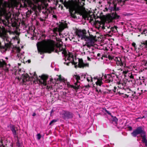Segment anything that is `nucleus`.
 <instances>
[{"label":"nucleus","mask_w":147,"mask_h":147,"mask_svg":"<svg viewBox=\"0 0 147 147\" xmlns=\"http://www.w3.org/2000/svg\"><path fill=\"white\" fill-rule=\"evenodd\" d=\"M9 127L12 131L14 137H17L18 134V127L12 124H10L9 125Z\"/></svg>","instance_id":"nucleus-8"},{"label":"nucleus","mask_w":147,"mask_h":147,"mask_svg":"<svg viewBox=\"0 0 147 147\" xmlns=\"http://www.w3.org/2000/svg\"><path fill=\"white\" fill-rule=\"evenodd\" d=\"M114 10L115 11H118L119 10V8L118 7H117L116 5H115L114 7Z\"/></svg>","instance_id":"nucleus-30"},{"label":"nucleus","mask_w":147,"mask_h":147,"mask_svg":"<svg viewBox=\"0 0 147 147\" xmlns=\"http://www.w3.org/2000/svg\"><path fill=\"white\" fill-rule=\"evenodd\" d=\"M117 27L116 26H114L113 27H111L110 28L111 31L113 32H116L117 31Z\"/></svg>","instance_id":"nucleus-17"},{"label":"nucleus","mask_w":147,"mask_h":147,"mask_svg":"<svg viewBox=\"0 0 147 147\" xmlns=\"http://www.w3.org/2000/svg\"><path fill=\"white\" fill-rule=\"evenodd\" d=\"M79 63L78 67L80 68H83L84 67H88L89 66V64L88 63H84L83 60L82 59H79Z\"/></svg>","instance_id":"nucleus-10"},{"label":"nucleus","mask_w":147,"mask_h":147,"mask_svg":"<svg viewBox=\"0 0 147 147\" xmlns=\"http://www.w3.org/2000/svg\"><path fill=\"white\" fill-rule=\"evenodd\" d=\"M72 58H73V62H72V63L74 64V65H75V63H76V64H77V63H76L75 62H74V60L73 59V57H72Z\"/></svg>","instance_id":"nucleus-46"},{"label":"nucleus","mask_w":147,"mask_h":147,"mask_svg":"<svg viewBox=\"0 0 147 147\" xmlns=\"http://www.w3.org/2000/svg\"><path fill=\"white\" fill-rule=\"evenodd\" d=\"M132 45L134 47V48L135 49H136V44L134 42H133L132 44Z\"/></svg>","instance_id":"nucleus-38"},{"label":"nucleus","mask_w":147,"mask_h":147,"mask_svg":"<svg viewBox=\"0 0 147 147\" xmlns=\"http://www.w3.org/2000/svg\"><path fill=\"white\" fill-rule=\"evenodd\" d=\"M108 58L110 60H112L113 59V57H112L110 55H108Z\"/></svg>","instance_id":"nucleus-37"},{"label":"nucleus","mask_w":147,"mask_h":147,"mask_svg":"<svg viewBox=\"0 0 147 147\" xmlns=\"http://www.w3.org/2000/svg\"><path fill=\"white\" fill-rule=\"evenodd\" d=\"M143 55V53L140 52H139L136 55V56L137 57H139L140 56H142Z\"/></svg>","instance_id":"nucleus-29"},{"label":"nucleus","mask_w":147,"mask_h":147,"mask_svg":"<svg viewBox=\"0 0 147 147\" xmlns=\"http://www.w3.org/2000/svg\"><path fill=\"white\" fill-rule=\"evenodd\" d=\"M111 76V75L110 74L108 75V78L106 80V83H110L111 81H113V79L112 78H111V79H110V77Z\"/></svg>","instance_id":"nucleus-20"},{"label":"nucleus","mask_w":147,"mask_h":147,"mask_svg":"<svg viewBox=\"0 0 147 147\" xmlns=\"http://www.w3.org/2000/svg\"><path fill=\"white\" fill-rule=\"evenodd\" d=\"M110 26H103L102 27V29H109L110 28Z\"/></svg>","instance_id":"nucleus-35"},{"label":"nucleus","mask_w":147,"mask_h":147,"mask_svg":"<svg viewBox=\"0 0 147 147\" xmlns=\"http://www.w3.org/2000/svg\"><path fill=\"white\" fill-rule=\"evenodd\" d=\"M68 87H71V88H73L74 89H75V90L77 91V90L79 89V87L78 86H74L73 85H71L70 84L69 85V84H68Z\"/></svg>","instance_id":"nucleus-18"},{"label":"nucleus","mask_w":147,"mask_h":147,"mask_svg":"<svg viewBox=\"0 0 147 147\" xmlns=\"http://www.w3.org/2000/svg\"><path fill=\"white\" fill-rule=\"evenodd\" d=\"M127 72V71H123V74L124 75H125L126 74Z\"/></svg>","instance_id":"nucleus-44"},{"label":"nucleus","mask_w":147,"mask_h":147,"mask_svg":"<svg viewBox=\"0 0 147 147\" xmlns=\"http://www.w3.org/2000/svg\"><path fill=\"white\" fill-rule=\"evenodd\" d=\"M146 33H147V29H145L143 30L142 32V34H145Z\"/></svg>","instance_id":"nucleus-33"},{"label":"nucleus","mask_w":147,"mask_h":147,"mask_svg":"<svg viewBox=\"0 0 147 147\" xmlns=\"http://www.w3.org/2000/svg\"><path fill=\"white\" fill-rule=\"evenodd\" d=\"M97 56H98V57H100V53H98V54H97Z\"/></svg>","instance_id":"nucleus-61"},{"label":"nucleus","mask_w":147,"mask_h":147,"mask_svg":"<svg viewBox=\"0 0 147 147\" xmlns=\"http://www.w3.org/2000/svg\"><path fill=\"white\" fill-rule=\"evenodd\" d=\"M113 72L112 73V74H115L116 76H117V75L116 74V72L114 70H113Z\"/></svg>","instance_id":"nucleus-49"},{"label":"nucleus","mask_w":147,"mask_h":147,"mask_svg":"<svg viewBox=\"0 0 147 147\" xmlns=\"http://www.w3.org/2000/svg\"><path fill=\"white\" fill-rule=\"evenodd\" d=\"M36 113H34L32 115V116H36Z\"/></svg>","instance_id":"nucleus-54"},{"label":"nucleus","mask_w":147,"mask_h":147,"mask_svg":"<svg viewBox=\"0 0 147 147\" xmlns=\"http://www.w3.org/2000/svg\"><path fill=\"white\" fill-rule=\"evenodd\" d=\"M0 145H1L0 147H4L3 144V142L2 141H0Z\"/></svg>","instance_id":"nucleus-42"},{"label":"nucleus","mask_w":147,"mask_h":147,"mask_svg":"<svg viewBox=\"0 0 147 147\" xmlns=\"http://www.w3.org/2000/svg\"><path fill=\"white\" fill-rule=\"evenodd\" d=\"M115 60L116 61V64L117 66L122 67L123 65V63L120 57H116Z\"/></svg>","instance_id":"nucleus-11"},{"label":"nucleus","mask_w":147,"mask_h":147,"mask_svg":"<svg viewBox=\"0 0 147 147\" xmlns=\"http://www.w3.org/2000/svg\"><path fill=\"white\" fill-rule=\"evenodd\" d=\"M38 53L42 55L45 53H51L55 51L59 54V52L61 51L63 48L60 44H55L53 40L46 41L44 43L38 42L37 44Z\"/></svg>","instance_id":"nucleus-1"},{"label":"nucleus","mask_w":147,"mask_h":147,"mask_svg":"<svg viewBox=\"0 0 147 147\" xmlns=\"http://www.w3.org/2000/svg\"><path fill=\"white\" fill-rule=\"evenodd\" d=\"M139 134L142 138V142L143 143H145L146 146H147V139H146V132L142 127L141 126L137 127L131 133V135L134 137H136Z\"/></svg>","instance_id":"nucleus-2"},{"label":"nucleus","mask_w":147,"mask_h":147,"mask_svg":"<svg viewBox=\"0 0 147 147\" xmlns=\"http://www.w3.org/2000/svg\"><path fill=\"white\" fill-rule=\"evenodd\" d=\"M90 78H91V82H92L93 80H92V78L91 77H90Z\"/></svg>","instance_id":"nucleus-64"},{"label":"nucleus","mask_w":147,"mask_h":147,"mask_svg":"<svg viewBox=\"0 0 147 147\" xmlns=\"http://www.w3.org/2000/svg\"><path fill=\"white\" fill-rule=\"evenodd\" d=\"M70 56H69L67 58V60L69 61L70 60Z\"/></svg>","instance_id":"nucleus-55"},{"label":"nucleus","mask_w":147,"mask_h":147,"mask_svg":"<svg viewBox=\"0 0 147 147\" xmlns=\"http://www.w3.org/2000/svg\"><path fill=\"white\" fill-rule=\"evenodd\" d=\"M136 96V92L135 91L134 93H133L132 94L131 98H134Z\"/></svg>","instance_id":"nucleus-36"},{"label":"nucleus","mask_w":147,"mask_h":147,"mask_svg":"<svg viewBox=\"0 0 147 147\" xmlns=\"http://www.w3.org/2000/svg\"><path fill=\"white\" fill-rule=\"evenodd\" d=\"M129 95H127L126 94H125V96H124L125 97H126L127 98H128L129 96Z\"/></svg>","instance_id":"nucleus-56"},{"label":"nucleus","mask_w":147,"mask_h":147,"mask_svg":"<svg viewBox=\"0 0 147 147\" xmlns=\"http://www.w3.org/2000/svg\"><path fill=\"white\" fill-rule=\"evenodd\" d=\"M2 61L0 60V68L3 67L4 65H7L6 63L4 60L3 59H1Z\"/></svg>","instance_id":"nucleus-16"},{"label":"nucleus","mask_w":147,"mask_h":147,"mask_svg":"<svg viewBox=\"0 0 147 147\" xmlns=\"http://www.w3.org/2000/svg\"><path fill=\"white\" fill-rule=\"evenodd\" d=\"M103 84L102 80L100 79H98L97 81L96 82V85H99V86H101V85Z\"/></svg>","instance_id":"nucleus-19"},{"label":"nucleus","mask_w":147,"mask_h":147,"mask_svg":"<svg viewBox=\"0 0 147 147\" xmlns=\"http://www.w3.org/2000/svg\"><path fill=\"white\" fill-rule=\"evenodd\" d=\"M140 47H143L144 48V45H142L141 43V44L140 45Z\"/></svg>","instance_id":"nucleus-52"},{"label":"nucleus","mask_w":147,"mask_h":147,"mask_svg":"<svg viewBox=\"0 0 147 147\" xmlns=\"http://www.w3.org/2000/svg\"><path fill=\"white\" fill-rule=\"evenodd\" d=\"M117 89V88L116 86H115L114 87V89H113L112 90L114 92H117L119 93V92H118V89H117V91H116V90Z\"/></svg>","instance_id":"nucleus-28"},{"label":"nucleus","mask_w":147,"mask_h":147,"mask_svg":"<svg viewBox=\"0 0 147 147\" xmlns=\"http://www.w3.org/2000/svg\"><path fill=\"white\" fill-rule=\"evenodd\" d=\"M70 63V62L66 63L65 62L64 63L65 64H66L67 66H69V64Z\"/></svg>","instance_id":"nucleus-47"},{"label":"nucleus","mask_w":147,"mask_h":147,"mask_svg":"<svg viewBox=\"0 0 147 147\" xmlns=\"http://www.w3.org/2000/svg\"><path fill=\"white\" fill-rule=\"evenodd\" d=\"M145 118L144 116H143V117H140L138 118V119H142L143 118Z\"/></svg>","instance_id":"nucleus-48"},{"label":"nucleus","mask_w":147,"mask_h":147,"mask_svg":"<svg viewBox=\"0 0 147 147\" xmlns=\"http://www.w3.org/2000/svg\"><path fill=\"white\" fill-rule=\"evenodd\" d=\"M141 43L144 45V48H147V40H145L144 41H142Z\"/></svg>","instance_id":"nucleus-22"},{"label":"nucleus","mask_w":147,"mask_h":147,"mask_svg":"<svg viewBox=\"0 0 147 147\" xmlns=\"http://www.w3.org/2000/svg\"><path fill=\"white\" fill-rule=\"evenodd\" d=\"M37 139L38 140H39L41 138V135L40 134H38L37 135Z\"/></svg>","instance_id":"nucleus-31"},{"label":"nucleus","mask_w":147,"mask_h":147,"mask_svg":"<svg viewBox=\"0 0 147 147\" xmlns=\"http://www.w3.org/2000/svg\"><path fill=\"white\" fill-rule=\"evenodd\" d=\"M85 88L84 90L86 91H87L88 90L89 88L90 87V86L89 84L87 86H85L84 87Z\"/></svg>","instance_id":"nucleus-25"},{"label":"nucleus","mask_w":147,"mask_h":147,"mask_svg":"<svg viewBox=\"0 0 147 147\" xmlns=\"http://www.w3.org/2000/svg\"><path fill=\"white\" fill-rule=\"evenodd\" d=\"M58 79H59V80L60 82L63 81L64 80V79L63 78H61V75H60L59 76Z\"/></svg>","instance_id":"nucleus-27"},{"label":"nucleus","mask_w":147,"mask_h":147,"mask_svg":"<svg viewBox=\"0 0 147 147\" xmlns=\"http://www.w3.org/2000/svg\"><path fill=\"white\" fill-rule=\"evenodd\" d=\"M74 114L68 111H63L62 113V118L64 120H67L72 118L74 117Z\"/></svg>","instance_id":"nucleus-6"},{"label":"nucleus","mask_w":147,"mask_h":147,"mask_svg":"<svg viewBox=\"0 0 147 147\" xmlns=\"http://www.w3.org/2000/svg\"><path fill=\"white\" fill-rule=\"evenodd\" d=\"M73 77L75 78L76 80H80V78L79 76L77 75H74Z\"/></svg>","instance_id":"nucleus-23"},{"label":"nucleus","mask_w":147,"mask_h":147,"mask_svg":"<svg viewBox=\"0 0 147 147\" xmlns=\"http://www.w3.org/2000/svg\"><path fill=\"white\" fill-rule=\"evenodd\" d=\"M96 91L98 92H101V90L100 89L99 91H98V89H97V88H96Z\"/></svg>","instance_id":"nucleus-50"},{"label":"nucleus","mask_w":147,"mask_h":147,"mask_svg":"<svg viewBox=\"0 0 147 147\" xmlns=\"http://www.w3.org/2000/svg\"><path fill=\"white\" fill-rule=\"evenodd\" d=\"M135 81V79L132 80V79H130L128 81L129 82H132L133 81Z\"/></svg>","instance_id":"nucleus-43"},{"label":"nucleus","mask_w":147,"mask_h":147,"mask_svg":"<svg viewBox=\"0 0 147 147\" xmlns=\"http://www.w3.org/2000/svg\"><path fill=\"white\" fill-rule=\"evenodd\" d=\"M67 23H62L59 25V28L56 27L53 28V31L54 33L57 31L59 32H61L65 28L67 27Z\"/></svg>","instance_id":"nucleus-7"},{"label":"nucleus","mask_w":147,"mask_h":147,"mask_svg":"<svg viewBox=\"0 0 147 147\" xmlns=\"http://www.w3.org/2000/svg\"><path fill=\"white\" fill-rule=\"evenodd\" d=\"M111 117L112 118L111 119V123L116 125L117 124L118 119L115 117H114L113 116H111Z\"/></svg>","instance_id":"nucleus-14"},{"label":"nucleus","mask_w":147,"mask_h":147,"mask_svg":"<svg viewBox=\"0 0 147 147\" xmlns=\"http://www.w3.org/2000/svg\"><path fill=\"white\" fill-rule=\"evenodd\" d=\"M59 1L60 2H61L62 4H63V0H60Z\"/></svg>","instance_id":"nucleus-57"},{"label":"nucleus","mask_w":147,"mask_h":147,"mask_svg":"<svg viewBox=\"0 0 147 147\" xmlns=\"http://www.w3.org/2000/svg\"><path fill=\"white\" fill-rule=\"evenodd\" d=\"M109 19L110 22H112L114 20H120L121 17L119 15H118L116 12L113 13L109 17Z\"/></svg>","instance_id":"nucleus-9"},{"label":"nucleus","mask_w":147,"mask_h":147,"mask_svg":"<svg viewBox=\"0 0 147 147\" xmlns=\"http://www.w3.org/2000/svg\"><path fill=\"white\" fill-rule=\"evenodd\" d=\"M63 4L65 7H66L67 5V2L66 1H65L63 2Z\"/></svg>","instance_id":"nucleus-39"},{"label":"nucleus","mask_w":147,"mask_h":147,"mask_svg":"<svg viewBox=\"0 0 147 147\" xmlns=\"http://www.w3.org/2000/svg\"><path fill=\"white\" fill-rule=\"evenodd\" d=\"M75 67L76 68H77V64H76V63H75Z\"/></svg>","instance_id":"nucleus-63"},{"label":"nucleus","mask_w":147,"mask_h":147,"mask_svg":"<svg viewBox=\"0 0 147 147\" xmlns=\"http://www.w3.org/2000/svg\"><path fill=\"white\" fill-rule=\"evenodd\" d=\"M104 78H105V79H107L108 78V77H107V76L106 75H105L104 76Z\"/></svg>","instance_id":"nucleus-58"},{"label":"nucleus","mask_w":147,"mask_h":147,"mask_svg":"<svg viewBox=\"0 0 147 147\" xmlns=\"http://www.w3.org/2000/svg\"><path fill=\"white\" fill-rule=\"evenodd\" d=\"M75 33L76 35L79 38H81V39L85 40L86 38L87 33L86 30L85 29L82 30L77 29Z\"/></svg>","instance_id":"nucleus-5"},{"label":"nucleus","mask_w":147,"mask_h":147,"mask_svg":"<svg viewBox=\"0 0 147 147\" xmlns=\"http://www.w3.org/2000/svg\"><path fill=\"white\" fill-rule=\"evenodd\" d=\"M91 42H86L85 45L88 48H90L91 46H93Z\"/></svg>","instance_id":"nucleus-21"},{"label":"nucleus","mask_w":147,"mask_h":147,"mask_svg":"<svg viewBox=\"0 0 147 147\" xmlns=\"http://www.w3.org/2000/svg\"><path fill=\"white\" fill-rule=\"evenodd\" d=\"M74 11V10L73 9H70L69 11V12L70 16L74 19L77 18V17L76 15V13L82 15L83 17L85 19L88 18L87 15L84 14V12L85 11V8L82 6L78 7L75 10L74 12L73 13Z\"/></svg>","instance_id":"nucleus-3"},{"label":"nucleus","mask_w":147,"mask_h":147,"mask_svg":"<svg viewBox=\"0 0 147 147\" xmlns=\"http://www.w3.org/2000/svg\"><path fill=\"white\" fill-rule=\"evenodd\" d=\"M28 63H30L31 62V61H30V59H29L28 60Z\"/></svg>","instance_id":"nucleus-59"},{"label":"nucleus","mask_w":147,"mask_h":147,"mask_svg":"<svg viewBox=\"0 0 147 147\" xmlns=\"http://www.w3.org/2000/svg\"><path fill=\"white\" fill-rule=\"evenodd\" d=\"M34 76L36 78V80L38 81L39 83L43 85L44 86L47 85V81L48 78L47 75L43 74L41 76H39V77L40 78V79L38 78L37 75L35 73L34 74Z\"/></svg>","instance_id":"nucleus-4"},{"label":"nucleus","mask_w":147,"mask_h":147,"mask_svg":"<svg viewBox=\"0 0 147 147\" xmlns=\"http://www.w3.org/2000/svg\"><path fill=\"white\" fill-rule=\"evenodd\" d=\"M29 75L27 74H22V81L23 83L26 82L29 80Z\"/></svg>","instance_id":"nucleus-12"},{"label":"nucleus","mask_w":147,"mask_h":147,"mask_svg":"<svg viewBox=\"0 0 147 147\" xmlns=\"http://www.w3.org/2000/svg\"><path fill=\"white\" fill-rule=\"evenodd\" d=\"M128 128L129 131H131L132 129V128L131 127L129 126L128 127Z\"/></svg>","instance_id":"nucleus-45"},{"label":"nucleus","mask_w":147,"mask_h":147,"mask_svg":"<svg viewBox=\"0 0 147 147\" xmlns=\"http://www.w3.org/2000/svg\"><path fill=\"white\" fill-rule=\"evenodd\" d=\"M89 35V36H86V38L85 40H86V39H87L90 42H92L93 40H95V37L93 35H90V34Z\"/></svg>","instance_id":"nucleus-15"},{"label":"nucleus","mask_w":147,"mask_h":147,"mask_svg":"<svg viewBox=\"0 0 147 147\" xmlns=\"http://www.w3.org/2000/svg\"><path fill=\"white\" fill-rule=\"evenodd\" d=\"M75 86H78L79 87V89H80V88H82L80 85H78V83H77V82L75 83Z\"/></svg>","instance_id":"nucleus-32"},{"label":"nucleus","mask_w":147,"mask_h":147,"mask_svg":"<svg viewBox=\"0 0 147 147\" xmlns=\"http://www.w3.org/2000/svg\"><path fill=\"white\" fill-rule=\"evenodd\" d=\"M108 90V91H109V93L111 92H112V90H109H109Z\"/></svg>","instance_id":"nucleus-62"},{"label":"nucleus","mask_w":147,"mask_h":147,"mask_svg":"<svg viewBox=\"0 0 147 147\" xmlns=\"http://www.w3.org/2000/svg\"><path fill=\"white\" fill-rule=\"evenodd\" d=\"M128 76L129 77L130 79H132L133 80L134 79H135V78H134V76L131 73L129 74L128 75Z\"/></svg>","instance_id":"nucleus-24"},{"label":"nucleus","mask_w":147,"mask_h":147,"mask_svg":"<svg viewBox=\"0 0 147 147\" xmlns=\"http://www.w3.org/2000/svg\"><path fill=\"white\" fill-rule=\"evenodd\" d=\"M53 17L54 18H57V16L56 15H53Z\"/></svg>","instance_id":"nucleus-53"},{"label":"nucleus","mask_w":147,"mask_h":147,"mask_svg":"<svg viewBox=\"0 0 147 147\" xmlns=\"http://www.w3.org/2000/svg\"><path fill=\"white\" fill-rule=\"evenodd\" d=\"M18 79L19 81H20L22 79V77L20 78L18 77Z\"/></svg>","instance_id":"nucleus-51"},{"label":"nucleus","mask_w":147,"mask_h":147,"mask_svg":"<svg viewBox=\"0 0 147 147\" xmlns=\"http://www.w3.org/2000/svg\"><path fill=\"white\" fill-rule=\"evenodd\" d=\"M62 51H63V52H62V54L64 55H65L66 54L67 52L65 49H63V50Z\"/></svg>","instance_id":"nucleus-41"},{"label":"nucleus","mask_w":147,"mask_h":147,"mask_svg":"<svg viewBox=\"0 0 147 147\" xmlns=\"http://www.w3.org/2000/svg\"><path fill=\"white\" fill-rule=\"evenodd\" d=\"M87 80L88 82H89L90 81V80L88 79V78H87Z\"/></svg>","instance_id":"nucleus-60"},{"label":"nucleus","mask_w":147,"mask_h":147,"mask_svg":"<svg viewBox=\"0 0 147 147\" xmlns=\"http://www.w3.org/2000/svg\"><path fill=\"white\" fill-rule=\"evenodd\" d=\"M57 121V120L56 119H53L52 120L49 124V125H53L54 123L56 122Z\"/></svg>","instance_id":"nucleus-26"},{"label":"nucleus","mask_w":147,"mask_h":147,"mask_svg":"<svg viewBox=\"0 0 147 147\" xmlns=\"http://www.w3.org/2000/svg\"><path fill=\"white\" fill-rule=\"evenodd\" d=\"M126 83L123 81L120 80L118 82V87L122 88L126 86Z\"/></svg>","instance_id":"nucleus-13"},{"label":"nucleus","mask_w":147,"mask_h":147,"mask_svg":"<svg viewBox=\"0 0 147 147\" xmlns=\"http://www.w3.org/2000/svg\"><path fill=\"white\" fill-rule=\"evenodd\" d=\"M3 15L2 11L0 10V23H1V16Z\"/></svg>","instance_id":"nucleus-34"},{"label":"nucleus","mask_w":147,"mask_h":147,"mask_svg":"<svg viewBox=\"0 0 147 147\" xmlns=\"http://www.w3.org/2000/svg\"><path fill=\"white\" fill-rule=\"evenodd\" d=\"M105 111L108 115H111V116H112L111 113L109 111L106 109Z\"/></svg>","instance_id":"nucleus-40"}]
</instances>
